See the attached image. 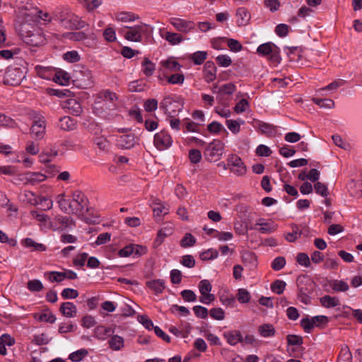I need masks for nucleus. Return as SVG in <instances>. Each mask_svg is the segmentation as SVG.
I'll return each mask as SVG.
<instances>
[{"mask_svg":"<svg viewBox=\"0 0 362 362\" xmlns=\"http://www.w3.org/2000/svg\"><path fill=\"white\" fill-rule=\"evenodd\" d=\"M89 209V201L81 190H74L69 196V215L88 222L86 216Z\"/></svg>","mask_w":362,"mask_h":362,"instance_id":"obj_1","label":"nucleus"},{"mask_svg":"<svg viewBox=\"0 0 362 362\" xmlns=\"http://www.w3.org/2000/svg\"><path fill=\"white\" fill-rule=\"evenodd\" d=\"M69 73V82L77 88L86 89L93 84L92 71L83 64H74Z\"/></svg>","mask_w":362,"mask_h":362,"instance_id":"obj_2","label":"nucleus"},{"mask_svg":"<svg viewBox=\"0 0 362 362\" xmlns=\"http://www.w3.org/2000/svg\"><path fill=\"white\" fill-rule=\"evenodd\" d=\"M121 31L125 40L134 42H142L149 39L153 33V27L146 23H139L134 26H124Z\"/></svg>","mask_w":362,"mask_h":362,"instance_id":"obj_3","label":"nucleus"},{"mask_svg":"<svg viewBox=\"0 0 362 362\" xmlns=\"http://www.w3.org/2000/svg\"><path fill=\"white\" fill-rule=\"evenodd\" d=\"M20 32L23 41L31 46H40L46 42L45 35L38 26L23 23Z\"/></svg>","mask_w":362,"mask_h":362,"instance_id":"obj_4","label":"nucleus"},{"mask_svg":"<svg viewBox=\"0 0 362 362\" xmlns=\"http://www.w3.org/2000/svg\"><path fill=\"white\" fill-rule=\"evenodd\" d=\"M36 70L38 76L44 79L52 80L55 83L66 86L68 84V74L66 71L52 67L37 66Z\"/></svg>","mask_w":362,"mask_h":362,"instance_id":"obj_5","label":"nucleus"},{"mask_svg":"<svg viewBox=\"0 0 362 362\" xmlns=\"http://www.w3.org/2000/svg\"><path fill=\"white\" fill-rule=\"evenodd\" d=\"M257 53L261 57H267L274 65L281 62L280 49L273 42L261 44L257 48Z\"/></svg>","mask_w":362,"mask_h":362,"instance_id":"obj_6","label":"nucleus"},{"mask_svg":"<svg viewBox=\"0 0 362 362\" xmlns=\"http://www.w3.org/2000/svg\"><path fill=\"white\" fill-rule=\"evenodd\" d=\"M30 117L33 119L30 130L31 137L35 140H41L45 137L46 133V121L45 117L36 112H33L30 115Z\"/></svg>","mask_w":362,"mask_h":362,"instance_id":"obj_7","label":"nucleus"},{"mask_svg":"<svg viewBox=\"0 0 362 362\" xmlns=\"http://www.w3.org/2000/svg\"><path fill=\"white\" fill-rule=\"evenodd\" d=\"M24 69L18 66H9L2 76V82L7 86H18L25 77Z\"/></svg>","mask_w":362,"mask_h":362,"instance_id":"obj_8","label":"nucleus"},{"mask_svg":"<svg viewBox=\"0 0 362 362\" xmlns=\"http://www.w3.org/2000/svg\"><path fill=\"white\" fill-rule=\"evenodd\" d=\"M169 22L177 31L182 33L187 34L195 29V23L192 21L172 17L169 19Z\"/></svg>","mask_w":362,"mask_h":362,"instance_id":"obj_9","label":"nucleus"},{"mask_svg":"<svg viewBox=\"0 0 362 362\" xmlns=\"http://www.w3.org/2000/svg\"><path fill=\"white\" fill-rule=\"evenodd\" d=\"M212 286L209 281L202 280L199 283V290L201 293L199 301L204 304H210L215 300L214 294L211 293Z\"/></svg>","mask_w":362,"mask_h":362,"instance_id":"obj_10","label":"nucleus"},{"mask_svg":"<svg viewBox=\"0 0 362 362\" xmlns=\"http://www.w3.org/2000/svg\"><path fill=\"white\" fill-rule=\"evenodd\" d=\"M173 142L170 134L166 131H160L154 136V145L160 151L168 149L172 146Z\"/></svg>","mask_w":362,"mask_h":362,"instance_id":"obj_11","label":"nucleus"},{"mask_svg":"<svg viewBox=\"0 0 362 362\" xmlns=\"http://www.w3.org/2000/svg\"><path fill=\"white\" fill-rule=\"evenodd\" d=\"M250 228L258 230L263 234H270L274 232L277 228L272 221H266L264 218H259Z\"/></svg>","mask_w":362,"mask_h":362,"instance_id":"obj_12","label":"nucleus"},{"mask_svg":"<svg viewBox=\"0 0 362 362\" xmlns=\"http://www.w3.org/2000/svg\"><path fill=\"white\" fill-rule=\"evenodd\" d=\"M136 142V137L132 133L122 134L117 136L116 144L121 148L129 149L134 146Z\"/></svg>","mask_w":362,"mask_h":362,"instance_id":"obj_13","label":"nucleus"},{"mask_svg":"<svg viewBox=\"0 0 362 362\" xmlns=\"http://www.w3.org/2000/svg\"><path fill=\"white\" fill-rule=\"evenodd\" d=\"M217 69L214 62L207 61L203 67V78L204 81L209 83L214 81L216 78Z\"/></svg>","mask_w":362,"mask_h":362,"instance_id":"obj_14","label":"nucleus"},{"mask_svg":"<svg viewBox=\"0 0 362 362\" xmlns=\"http://www.w3.org/2000/svg\"><path fill=\"white\" fill-rule=\"evenodd\" d=\"M160 36L172 45H177L185 40L181 34L165 30L164 28L159 29Z\"/></svg>","mask_w":362,"mask_h":362,"instance_id":"obj_15","label":"nucleus"},{"mask_svg":"<svg viewBox=\"0 0 362 362\" xmlns=\"http://www.w3.org/2000/svg\"><path fill=\"white\" fill-rule=\"evenodd\" d=\"M160 64L165 74L179 71L182 67V65L173 57L161 60Z\"/></svg>","mask_w":362,"mask_h":362,"instance_id":"obj_16","label":"nucleus"},{"mask_svg":"<svg viewBox=\"0 0 362 362\" xmlns=\"http://www.w3.org/2000/svg\"><path fill=\"white\" fill-rule=\"evenodd\" d=\"M228 168L236 175L245 174L247 168L242 160H228Z\"/></svg>","mask_w":362,"mask_h":362,"instance_id":"obj_17","label":"nucleus"},{"mask_svg":"<svg viewBox=\"0 0 362 362\" xmlns=\"http://www.w3.org/2000/svg\"><path fill=\"white\" fill-rule=\"evenodd\" d=\"M223 337L227 342L231 346H235L243 342V337L239 330H230L223 333Z\"/></svg>","mask_w":362,"mask_h":362,"instance_id":"obj_18","label":"nucleus"},{"mask_svg":"<svg viewBox=\"0 0 362 362\" xmlns=\"http://www.w3.org/2000/svg\"><path fill=\"white\" fill-rule=\"evenodd\" d=\"M344 83H345V81L343 79L335 80V81H332V83H330L329 84H328L327 86H326L322 88H320L317 90V93H318V95H322V96L327 95L328 92H329L331 93H334L339 87L344 86Z\"/></svg>","mask_w":362,"mask_h":362,"instance_id":"obj_19","label":"nucleus"},{"mask_svg":"<svg viewBox=\"0 0 362 362\" xmlns=\"http://www.w3.org/2000/svg\"><path fill=\"white\" fill-rule=\"evenodd\" d=\"M88 25L82 17L76 14H69V29L81 30Z\"/></svg>","mask_w":362,"mask_h":362,"instance_id":"obj_20","label":"nucleus"},{"mask_svg":"<svg viewBox=\"0 0 362 362\" xmlns=\"http://www.w3.org/2000/svg\"><path fill=\"white\" fill-rule=\"evenodd\" d=\"M115 20L119 23H130L139 19V16L132 12L121 11L115 14Z\"/></svg>","mask_w":362,"mask_h":362,"instance_id":"obj_21","label":"nucleus"},{"mask_svg":"<svg viewBox=\"0 0 362 362\" xmlns=\"http://www.w3.org/2000/svg\"><path fill=\"white\" fill-rule=\"evenodd\" d=\"M165 281L163 279H153L146 281V286L156 294L163 293L165 289Z\"/></svg>","mask_w":362,"mask_h":362,"instance_id":"obj_22","label":"nucleus"},{"mask_svg":"<svg viewBox=\"0 0 362 362\" xmlns=\"http://www.w3.org/2000/svg\"><path fill=\"white\" fill-rule=\"evenodd\" d=\"M74 97L75 95L69 90V114L78 116L82 112V107L76 98H73Z\"/></svg>","mask_w":362,"mask_h":362,"instance_id":"obj_23","label":"nucleus"},{"mask_svg":"<svg viewBox=\"0 0 362 362\" xmlns=\"http://www.w3.org/2000/svg\"><path fill=\"white\" fill-rule=\"evenodd\" d=\"M88 13L93 12L103 4V0H77Z\"/></svg>","mask_w":362,"mask_h":362,"instance_id":"obj_24","label":"nucleus"},{"mask_svg":"<svg viewBox=\"0 0 362 362\" xmlns=\"http://www.w3.org/2000/svg\"><path fill=\"white\" fill-rule=\"evenodd\" d=\"M321 305L327 308H334L340 304L339 300L337 297L326 295L320 298Z\"/></svg>","mask_w":362,"mask_h":362,"instance_id":"obj_25","label":"nucleus"},{"mask_svg":"<svg viewBox=\"0 0 362 362\" xmlns=\"http://www.w3.org/2000/svg\"><path fill=\"white\" fill-rule=\"evenodd\" d=\"M112 332L110 327H106L103 325H99L94 329V335L98 339L105 340Z\"/></svg>","mask_w":362,"mask_h":362,"instance_id":"obj_26","label":"nucleus"},{"mask_svg":"<svg viewBox=\"0 0 362 362\" xmlns=\"http://www.w3.org/2000/svg\"><path fill=\"white\" fill-rule=\"evenodd\" d=\"M236 16L238 18V23L241 25L247 24L250 18V14L245 7H240L237 9Z\"/></svg>","mask_w":362,"mask_h":362,"instance_id":"obj_27","label":"nucleus"},{"mask_svg":"<svg viewBox=\"0 0 362 362\" xmlns=\"http://www.w3.org/2000/svg\"><path fill=\"white\" fill-rule=\"evenodd\" d=\"M124 339L119 335H114L109 340L110 348L115 351H119L124 347Z\"/></svg>","mask_w":362,"mask_h":362,"instance_id":"obj_28","label":"nucleus"},{"mask_svg":"<svg viewBox=\"0 0 362 362\" xmlns=\"http://www.w3.org/2000/svg\"><path fill=\"white\" fill-rule=\"evenodd\" d=\"M183 126L187 132L194 133H199L200 127H202L199 123L189 118H186L183 120Z\"/></svg>","mask_w":362,"mask_h":362,"instance_id":"obj_29","label":"nucleus"},{"mask_svg":"<svg viewBox=\"0 0 362 362\" xmlns=\"http://www.w3.org/2000/svg\"><path fill=\"white\" fill-rule=\"evenodd\" d=\"M94 143L100 151H107L110 148V142L104 136H97Z\"/></svg>","mask_w":362,"mask_h":362,"instance_id":"obj_30","label":"nucleus"},{"mask_svg":"<svg viewBox=\"0 0 362 362\" xmlns=\"http://www.w3.org/2000/svg\"><path fill=\"white\" fill-rule=\"evenodd\" d=\"M337 362H352V354L348 346L344 345L341 347Z\"/></svg>","mask_w":362,"mask_h":362,"instance_id":"obj_31","label":"nucleus"},{"mask_svg":"<svg viewBox=\"0 0 362 362\" xmlns=\"http://www.w3.org/2000/svg\"><path fill=\"white\" fill-rule=\"evenodd\" d=\"M88 253L82 252L79 253L73 257L72 263L73 266L77 269L82 268L88 259Z\"/></svg>","mask_w":362,"mask_h":362,"instance_id":"obj_32","label":"nucleus"},{"mask_svg":"<svg viewBox=\"0 0 362 362\" xmlns=\"http://www.w3.org/2000/svg\"><path fill=\"white\" fill-rule=\"evenodd\" d=\"M259 334L263 337H270L274 335L275 329L273 325L270 324H264L260 325L258 328Z\"/></svg>","mask_w":362,"mask_h":362,"instance_id":"obj_33","label":"nucleus"},{"mask_svg":"<svg viewBox=\"0 0 362 362\" xmlns=\"http://www.w3.org/2000/svg\"><path fill=\"white\" fill-rule=\"evenodd\" d=\"M207 55L206 51H197L192 54L190 59L195 65H201L206 59Z\"/></svg>","mask_w":362,"mask_h":362,"instance_id":"obj_34","label":"nucleus"},{"mask_svg":"<svg viewBox=\"0 0 362 362\" xmlns=\"http://www.w3.org/2000/svg\"><path fill=\"white\" fill-rule=\"evenodd\" d=\"M250 107V103L246 98H241L234 106L233 110L237 114L246 112Z\"/></svg>","mask_w":362,"mask_h":362,"instance_id":"obj_35","label":"nucleus"},{"mask_svg":"<svg viewBox=\"0 0 362 362\" xmlns=\"http://www.w3.org/2000/svg\"><path fill=\"white\" fill-rule=\"evenodd\" d=\"M52 282H60L67 277V273L66 272H50L45 273V274Z\"/></svg>","mask_w":362,"mask_h":362,"instance_id":"obj_36","label":"nucleus"},{"mask_svg":"<svg viewBox=\"0 0 362 362\" xmlns=\"http://www.w3.org/2000/svg\"><path fill=\"white\" fill-rule=\"evenodd\" d=\"M313 101L321 108L331 109L334 106V102L329 98H313Z\"/></svg>","mask_w":362,"mask_h":362,"instance_id":"obj_37","label":"nucleus"},{"mask_svg":"<svg viewBox=\"0 0 362 362\" xmlns=\"http://www.w3.org/2000/svg\"><path fill=\"white\" fill-rule=\"evenodd\" d=\"M156 69L155 64L148 59L146 58L142 62V71L146 76L153 75Z\"/></svg>","mask_w":362,"mask_h":362,"instance_id":"obj_38","label":"nucleus"},{"mask_svg":"<svg viewBox=\"0 0 362 362\" xmlns=\"http://www.w3.org/2000/svg\"><path fill=\"white\" fill-rule=\"evenodd\" d=\"M292 232L286 233L284 234L285 239L290 243L295 242L300 237L302 233L301 230H299L296 225L292 226Z\"/></svg>","mask_w":362,"mask_h":362,"instance_id":"obj_39","label":"nucleus"},{"mask_svg":"<svg viewBox=\"0 0 362 362\" xmlns=\"http://www.w3.org/2000/svg\"><path fill=\"white\" fill-rule=\"evenodd\" d=\"M33 205H40V209L44 211L49 210L52 206V201L45 197H41L38 199H35V203H33Z\"/></svg>","mask_w":362,"mask_h":362,"instance_id":"obj_40","label":"nucleus"},{"mask_svg":"<svg viewBox=\"0 0 362 362\" xmlns=\"http://www.w3.org/2000/svg\"><path fill=\"white\" fill-rule=\"evenodd\" d=\"M88 352L86 349H81L69 354V360L74 362L81 361Z\"/></svg>","mask_w":362,"mask_h":362,"instance_id":"obj_41","label":"nucleus"},{"mask_svg":"<svg viewBox=\"0 0 362 362\" xmlns=\"http://www.w3.org/2000/svg\"><path fill=\"white\" fill-rule=\"evenodd\" d=\"M185 77L182 73H175L169 76L167 78L168 82L173 85H182Z\"/></svg>","mask_w":362,"mask_h":362,"instance_id":"obj_42","label":"nucleus"},{"mask_svg":"<svg viewBox=\"0 0 362 362\" xmlns=\"http://www.w3.org/2000/svg\"><path fill=\"white\" fill-rule=\"evenodd\" d=\"M349 188L352 190V192L358 197L362 196V179L358 181L351 180L349 183Z\"/></svg>","mask_w":362,"mask_h":362,"instance_id":"obj_43","label":"nucleus"},{"mask_svg":"<svg viewBox=\"0 0 362 362\" xmlns=\"http://www.w3.org/2000/svg\"><path fill=\"white\" fill-rule=\"evenodd\" d=\"M103 37L109 42L116 41L117 36L115 29L111 25L107 26L103 31Z\"/></svg>","mask_w":362,"mask_h":362,"instance_id":"obj_44","label":"nucleus"},{"mask_svg":"<svg viewBox=\"0 0 362 362\" xmlns=\"http://www.w3.org/2000/svg\"><path fill=\"white\" fill-rule=\"evenodd\" d=\"M236 90V86L233 83H227L222 85L219 89L220 94L231 95Z\"/></svg>","mask_w":362,"mask_h":362,"instance_id":"obj_45","label":"nucleus"},{"mask_svg":"<svg viewBox=\"0 0 362 362\" xmlns=\"http://www.w3.org/2000/svg\"><path fill=\"white\" fill-rule=\"evenodd\" d=\"M218 255V251L211 248L200 253L199 257L203 261L211 260L216 259Z\"/></svg>","mask_w":362,"mask_h":362,"instance_id":"obj_46","label":"nucleus"},{"mask_svg":"<svg viewBox=\"0 0 362 362\" xmlns=\"http://www.w3.org/2000/svg\"><path fill=\"white\" fill-rule=\"evenodd\" d=\"M251 296L245 288H239L237 293V299L240 303H247L250 301Z\"/></svg>","mask_w":362,"mask_h":362,"instance_id":"obj_47","label":"nucleus"},{"mask_svg":"<svg viewBox=\"0 0 362 362\" xmlns=\"http://www.w3.org/2000/svg\"><path fill=\"white\" fill-rule=\"evenodd\" d=\"M34 317L36 320L40 322L53 323L56 320V317L51 313H45L42 314L35 313Z\"/></svg>","mask_w":362,"mask_h":362,"instance_id":"obj_48","label":"nucleus"},{"mask_svg":"<svg viewBox=\"0 0 362 362\" xmlns=\"http://www.w3.org/2000/svg\"><path fill=\"white\" fill-rule=\"evenodd\" d=\"M255 153L256 155L259 157H269L271 156L272 151L269 146L259 144L257 146Z\"/></svg>","mask_w":362,"mask_h":362,"instance_id":"obj_49","label":"nucleus"},{"mask_svg":"<svg viewBox=\"0 0 362 362\" xmlns=\"http://www.w3.org/2000/svg\"><path fill=\"white\" fill-rule=\"evenodd\" d=\"M23 241L27 247H33L37 251H45L46 250V247L43 244L35 243L32 238H27Z\"/></svg>","mask_w":362,"mask_h":362,"instance_id":"obj_50","label":"nucleus"},{"mask_svg":"<svg viewBox=\"0 0 362 362\" xmlns=\"http://www.w3.org/2000/svg\"><path fill=\"white\" fill-rule=\"evenodd\" d=\"M314 189L317 194L323 197H327L329 194L327 185L322 182H317L314 184Z\"/></svg>","mask_w":362,"mask_h":362,"instance_id":"obj_51","label":"nucleus"},{"mask_svg":"<svg viewBox=\"0 0 362 362\" xmlns=\"http://www.w3.org/2000/svg\"><path fill=\"white\" fill-rule=\"evenodd\" d=\"M172 98L170 96H165L160 103V109L163 110L166 115L170 116L171 111L170 110V106L172 105Z\"/></svg>","mask_w":362,"mask_h":362,"instance_id":"obj_52","label":"nucleus"},{"mask_svg":"<svg viewBox=\"0 0 362 362\" xmlns=\"http://www.w3.org/2000/svg\"><path fill=\"white\" fill-rule=\"evenodd\" d=\"M333 290L337 292H344L349 290V286L348 284L344 281L335 280L332 284Z\"/></svg>","mask_w":362,"mask_h":362,"instance_id":"obj_53","label":"nucleus"},{"mask_svg":"<svg viewBox=\"0 0 362 362\" xmlns=\"http://www.w3.org/2000/svg\"><path fill=\"white\" fill-rule=\"evenodd\" d=\"M311 321L315 327H320L321 326L327 325L329 322V319L325 315H317L311 317Z\"/></svg>","mask_w":362,"mask_h":362,"instance_id":"obj_54","label":"nucleus"},{"mask_svg":"<svg viewBox=\"0 0 362 362\" xmlns=\"http://www.w3.org/2000/svg\"><path fill=\"white\" fill-rule=\"evenodd\" d=\"M286 284L282 280H276L271 286L273 292L277 294H281L286 288Z\"/></svg>","mask_w":362,"mask_h":362,"instance_id":"obj_55","label":"nucleus"},{"mask_svg":"<svg viewBox=\"0 0 362 362\" xmlns=\"http://www.w3.org/2000/svg\"><path fill=\"white\" fill-rule=\"evenodd\" d=\"M216 61L221 67H228L232 64L231 58L227 54H220L217 56Z\"/></svg>","mask_w":362,"mask_h":362,"instance_id":"obj_56","label":"nucleus"},{"mask_svg":"<svg viewBox=\"0 0 362 362\" xmlns=\"http://www.w3.org/2000/svg\"><path fill=\"white\" fill-rule=\"evenodd\" d=\"M196 243L195 238L190 233H186L181 240V246L182 247H189L193 246Z\"/></svg>","mask_w":362,"mask_h":362,"instance_id":"obj_57","label":"nucleus"},{"mask_svg":"<svg viewBox=\"0 0 362 362\" xmlns=\"http://www.w3.org/2000/svg\"><path fill=\"white\" fill-rule=\"evenodd\" d=\"M28 180L32 184L42 182L45 180L46 176L40 173H28Z\"/></svg>","mask_w":362,"mask_h":362,"instance_id":"obj_58","label":"nucleus"},{"mask_svg":"<svg viewBox=\"0 0 362 362\" xmlns=\"http://www.w3.org/2000/svg\"><path fill=\"white\" fill-rule=\"evenodd\" d=\"M57 203L58 204L59 209L62 212L66 213L68 206V201L66 199V194L64 192L57 196Z\"/></svg>","mask_w":362,"mask_h":362,"instance_id":"obj_59","label":"nucleus"},{"mask_svg":"<svg viewBox=\"0 0 362 362\" xmlns=\"http://www.w3.org/2000/svg\"><path fill=\"white\" fill-rule=\"evenodd\" d=\"M211 317L216 320H223L225 318V312L221 308H214L210 310Z\"/></svg>","mask_w":362,"mask_h":362,"instance_id":"obj_60","label":"nucleus"},{"mask_svg":"<svg viewBox=\"0 0 362 362\" xmlns=\"http://www.w3.org/2000/svg\"><path fill=\"white\" fill-rule=\"evenodd\" d=\"M226 125L228 129L234 134H237L240 132V123H238V120L235 119H227L226 121Z\"/></svg>","mask_w":362,"mask_h":362,"instance_id":"obj_61","label":"nucleus"},{"mask_svg":"<svg viewBox=\"0 0 362 362\" xmlns=\"http://www.w3.org/2000/svg\"><path fill=\"white\" fill-rule=\"evenodd\" d=\"M192 117L193 121L196 122L197 123H199V125L201 126L204 125L206 117L202 110H197L194 111L192 114Z\"/></svg>","mask_w":362,"mask_h":362,"instance_id":"obj_62","label":"nucleus"},{"mask_svg":"<svg viewBox=\"0 0 362 362\" xmlns=\"http://www.w3.org/2000/svg\"><path fill=\"white\" fill-rule=\"evenodd\" d=\"M227 45L230 50L233 52H238L243 49V46L240 42L233 38L227 40Z\"/></svg>","mask_w":362,"mask_h":362,"instance_id":"obj_63","label":"nucleus"},{"mask_svg":"<svg viewBox=\"0 0 362 362\" xmlns=\"http://www.w3.org/2000/svg\"><path fill=\"white\" fill-rule=\"evenodd\" d=\"M100 98L110 102H114L118 99L116 93L110 90H105L100 93Z\"/></svg>","mask_w":362,"mask_h":362,"instance_id":"obj_64","label":"nucleus"}]
</instances>
